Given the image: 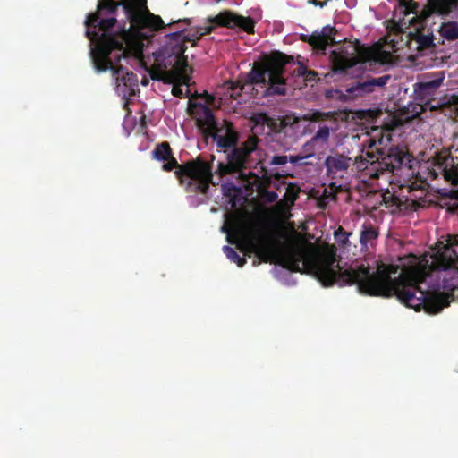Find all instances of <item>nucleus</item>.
<instances>
[{
    "mask_svg": "<svg viewBox=\"0 0 458 458\" xmlns=\"http://www.w3.org/2000/svg\"><path fill=\"white\" fill-rule=\"evenodd\" d=\"M391 140L389 133L384 134L379 127H373L369 135L362 143V153L355 157L357 169L365 172L370 178H378L384 172L400 169L404 162L405 153L398 147L390 148L387 153L384 146Z\"/></svg>",
    "mask_w": 458,
    "mask_h": 458,
    "instance_id": "obj_6",
    "label": "nucleus"
},
{
    "mask_svg": "<svg viewBox=\"0 0 458 458\" xmlns=\"http://www.w3.org/2000/svg\"><path fill=\"white\" fill-rule=\"evenodd\" d=\"M433 161L446 182L458 185V165H454V158L449 154L437 153ZM452 196L458 199V189L452 191ZM432 263L436 269L454 268L458 272V234L448 236L447 243L435 253Z\"/></svg>",
    "mask_w": 458,
    "mask_h": 458,
    "instance_id": "obj_9",
    "label": "nucleus"
},
{
    "mask_svg": "<svg viewBox=\"0 0 458 458\" xmlns=\"http://www.w3.org/2000/svg\"><path fill=\"white\" fill-rule=\"evenodd\" d=\"M144 42L142 38L131 37L123 33L118 37L104 36L97 48L93 51V64L95 69L101 72L110 70L115 81L116 90L119 95L134 96L138 89V77L132 72L126 71L122 65H114L110 55L114 50L122 51L115 57L119 62L122 57H134L140 59L143 56Z\"/></svg>",
    "mask_w": 458,
    "mask_h": 458,
    "instance_id": "obj_3",
    "label": "nucleus"
},
{
    "mask_svg": "<svg viewBox=\"0 0 458 458\" xmlns=\"http://www.w3.org/2000/svg\"><path fill=\"white\" fill-rule=\"evenodd\" d=\"M228 228L227 239L244 245L247 251L256 254L260 261L279 264L292 272H301L307 267L310 254L300 245L290 244L280 247L276 241L267 242L263 236L250 231L248 225L240 218H233L223 227Z\"/></svg>",
    "mask_w": 458,
    "mask_h": 458,
    "instance_id": "obj_2",
    "label": "nucleus"
},
{
    "mask_svg": "<svg viewBox=\"0 0 458 458\" xmlns=\"http://www.w3.org/2000/svg\"><path fill=\"white\" fill-rule=\"evenodd\" d=\"M288 162V156L285 155H276L274 156L269 162L271 165H283Z\"/></svg>",
    "mask_w": 458,
    "mask_h": 458,
    "instance_id": "obj_33",
    "label": "nucleus"
},
{
    "mask_svg": "<svg viewBox=\"0 0 458 458\" xmlns=\"http://www.w3.org/2000/svg\"><path fill=\"white\" fill-rule=\"evenodd\" d=\"M182 21L186 22L187 24H190V20L189 19H184V20H182ZM180 22H182V20H179V21L174 22L173 24H177V23H180Z\"/></svg>",
    "mask_w": 458,
    "mask_h": 458,
    "instance_id": "obj_40",
    "label": "nucleus"
},
{
    "mask_svg": "<svg viewBox=\"0 0 458 458\" xmlns=\"http://www.w3.org/2000/svg\"><path fill=\"white\" fill-rule=\"evenodd\" d=\"M458 10V0H427V4L420 13V18L426 20L432 14L447 15L452 10Z\"/></svg>",
    "mask_w": 458,
    "mask_h": 458,
    "instance_id": "obj_18",
    "label": "nucleus"
},
{
    "mask_svg": "<svg viewBox=\"0 0 458 458\" xmlns=\"http://www.w3.org/2000/svg\"><path fill=\"white\" fill-rule=\"evenodd\" d=\"M308 70L309 69L307 68V66H305L302 64H300L299 66L293 71V74L298 77H304Z\"/></svg>",
    "mask_w": 458,
    "mask_h": 458,
    "instance_id": "obj_35",
    "label": "nucleus"
},
{
    "mask_svg": "<svg viewBox=\"0 0 458 458\" xmlns=\"http://www.w3.org/2000/svg\"><path fill=\"white\" fill-rule=\"evenodd\" d=\"M391 79L390 75L380 77L368 76L357 81L356 86L352 87L349 92H357V95H364L374 92L376 88H383Z\"/></svg>",
    "mask_w": 458,
    "mask_h": 458,
    "instance_id": "obj_19",
    "label": "nucleus"
},
{
    "mask_svg": "<svg viewBox=\"0 0 458 458\" xmlns=\"http://www.w3.org/2000/svg\"><path fill=\"white\" fill-rule=\"evenodd\" d=\"M443 79H436L429 81L418 83L417 91L419 94L431 96L435 93L436 89L440 87Z\"/></svg>",
    "mask_w": 458,
    "mask_h": 458,
    "instance_id": "obj_24",
    "label": "nucleus"
},
{
    "mask_svg": "<svg viewBox=\"0 0 458 458\" xmlns=\"http://www.w3.org/2000/svg\"><path fill=\"white\" fill-rule=\"evenodd\" d=\"M260 198L266 203H273L276 201L278 195L276 191L262 190L259 192Z\"/></svg>",
    "mask_w": 458,
    "mask_h": 458,
    "instance_id": "obj_31",
    "label": "nucleus"
},
{
    "mask_svg": "<svg viewBox=\"0 0 458 458\" xmlns=\"http://www.w3.org/2000/svg\"><path fill=\"white\" fill-rule=\"evenodd\" d=\"M314 270L323 286L355 284L360 293L386 298L396 296L406 307L417 311L424 309L428 313L436 314L449 306L454 299V294L422 289L420 284L424 283L426 276L419 270L401 273L394 279L391 275L397 273V266L381 264L373 273L364 264L342 270L335 249L321 255Z\"/></svg>",
    "mask_w": 458,
    "mask_h": 458,
    "instance_id": "obj_1",
    "label": "nucleus"
},
{
    "mask_svg": "<svg viewBox=\"0 0 458 458\" xmlns=\"http://www.w3.org/2000/svg\"><path fill=\"white\" fill-rule=\"evenodd\" d=\"M293 61L292 55H287L279 51L272 52L267 58L259 64H254L250 72L247 74L244 83L240 81L228 82V89L232 90L231 97L236 98L242 92L255 90L254 86L259 85L263 91L261 97L267 96H284L286 94V80L284 77L285 65ZM255 98L259 92L252 93Z\"/></svg>",
    "mask_w": 458,
    "mask_h": 458,
    "instance_id": "obj_4",
    "label": "nucleus"
},
{
    "mask_svg": "<svg viewBox=\"0 0 458 458\" xmlns=\"http://www.w3.org/2000/svg\"><path fill=\"white\" fill-rule=\"evenodd\" d=\"M206 103L189 102L188 110L196 120L198 127L202 131L203 136L217 123L212 110L208 105H212L215 98L206 93Z\"/></svg>",
    "mask_w": 458,
    "mask_h": 458,
    "instance_id": "obj_14",
    "label": "nucleus"
},
{
    "mask_svg": "<svg viewBox=\"0 0 458 458\" xmlns=\"http://www.w3.org/2000/svg\"><path fill=\"white\" fill-rule=\"evenodd\" d=\"M119 6H123L124 13L130 21L131 28L147 30L149 32L165 28L160 16L149 12L147 0H98V9L87 16L85 24L88 28H97V22L102 14H115Z\"/></svg>",
    "mask_w": 458,
    "mask_h": 458,
    "instance_id": "obj_8",
    "label": "nucleus"
},
{
    "mask_svg": "<svg viewBox=\"0 0 458 458\" xmlns=\"http://www.w3.org/2000/svg\"><path fill=\"white\" fill-rule=\"evenodd\" d=\"M183 30L168 34V41L154 54V56L157 65L174 81L186 84L191 72L187 56L184 55L187 49L186 43L191 42L192 46H195L196 41L202 38H198L201 32L199 28L188 35H182Z\"/></svg>",
    "mask_w": 458,
    "mask_h": 458,
    "instance_id": "obj_7",
    "label": "nucleus"
},
{
    "mask_svg": "<svg viewBox=\"0 0 458 458\" xmlns=\"http://www.w3.org/2000/svg\"><path fill=\"white\" fill-rule=\"evenodd\" d=\"M155 66L157 67V69L159 70V72L164 74L171 82L174 83V84H177L175 86L173 87V89H172V93L174 97H178V98H182L183 96V90L180 87V85H188V83L190 82V81L184 84V83H182V82H179V81H174L170 76L169 74L164 70L162 69L161 67H159L157 64V61L155 60Z\"/></svg>",
    "mask_w": 458,
    "mask_h": 458,
    "instance_id": "obj_26",
    "label": "nucleus"
},
{
    "mask_svg": "<svg viewBox=\"0 0 458 458\" xmlns=\"http://www.w3.org/2000/svg\"><path fill=\"white\" fill-rule=\"evenodd\" d=\"M330 60L335 72H344L358 64H363L376 60L375 51L359 40H344L337 49L331 51Z\"/></svg>",
    "mask_w": 458,
    "mask_h": 458,
    "instance_id": "obj_10",
    "label": "nucleus"
},
{
    "mask_svg": "<svg viewBox=\"0 0 458 458\" xmlns=\"http://www.w3.org/2000/svg\"><path fill=\"white\" fill-rule=\"evenodd\" d=\"M330 136V130L328 126L325 125L320 127L318 131L314 134V136L311 138L312 143H326L327 142Z\"/></svg>",
    "mask_w": 458,
    "mask_h": 458,
    "instance_id": "obj_28",
    "label": "nucleus"
},
{
    "mask_svg": "<svg viewBox=\"0 0 458 458\" xmlns=\"http://www.w3.org/2000/svg\"><path fill=\"white\" fill-rule=\"evenodd\" d=\"M117 20L114 18V17H110V18H105V19H100L98 20V21L97 22L98 23V27L100 30L103 31L102 35L98 38L96 45H95V47L94 48H91V58L93 59V51L97 48V47L98 46L99 42L101 41L102 38L104 36H107V37H118L120 35H123V33H128L130 34L131 37H135V38H142V42H144L145 39H148V35H147L146 33L143 32L144 30H137V29H132L131 30H122L120 33H117V34H109L107 33V31L113 28L115 23H116Z\"/></svg>",
    "mask_w": 458,
    "mask_h": 458,
    "instance_id": "obj_17",
    "label": "nucleus"
},
{
    "mask_svg": "<svg viewBox=\"0 0 458 458\" xmlns=\"http://www.w3.org/2000/svg\"><path fill=\"white\" fill-rule=\"evenodd\" d=\"M336 29L329 25L324 26L321 31H315L311 35L301 34L300 38L301 41L308 43L318 52L326 54L328 46H335L336 44L335 35Z\"/></svg>",
    "mask_w": 458,
    "mask_h": 458,
    "instance_id": "obj_16",
    "label": "nucleus"
},
{
    "mask_svg": "<svg viewBox=\"0 0 458 458\" xmlns=\"http://www.w3.org/2000/svg\"><path fill=\"white\" fill-rule=\"evenodd\" d=\"M256 124L267 125L276 134L289 135L294 133L299 119L293 115L271 117L259 113L254 117Z\"/></svg>",
    "mask_w": 458,
    "mask_h": 458,
    "instance_id": "obj_15",
    "label": "nucleus"
},
{
    "mask_svg": "<svg viewBox=\"0 0 458 458\" xmlns=\"http://www.w3.org/2000/svg\"><path fill=\"white\" fill-rule=\"evenodd\" d=\"M207 22L209 24L203 28L199 27L200 32L198 38L212 33L216 27L233 30L239 28L248 34H253L255 21L250 17H245L231 10H224L215 16H208Z\"/></svg>",
    "mask_w": 458,
    "mask_h": 458,
    "instance_id": "obj_12",
    "label": "nucleus"
},
{
    "mask_svg": "<svg viewBox=\"0 0 458 458\" xmlns=\"http://www.w3.org/2000/svg\"><path fill=\"white\" fill-rule=\"evenodd\" d=\"M411 40L416 43V49L418 51H424L435 47V44L433 42L434 37L432 34L425 35L420 33V31H417L412 36Z\"/></svg>",
    "mask_w": 458,
    "mask_h": 458,
    "instance_id": "obj_22",
    "label": "nucleus"
},
{
    "mask_svg": "<svg viewBox=\"0 0 458 458\" xmlns=\"http://www.w3.org/2000/svg\"><path fill=\"white\" fill-rule=\"evenodd\" d=\"M438 32L441 37L446 40L452 41L458 39V22H443L438 30Z\"/></svg>",
    "mask_w": 458,
    "mask_h": 458,
    "instance_id": "obj_21",
    "label": "nucleus"
},
{
    "mask_svg": "<svg viewBox=\"0 0 458 458\" xmlns=\"http://www.w3.org/2000/svg\"><path fill=\"white\" fill-rule=\"evenodd\" d=\"M399 5L403 8V14L407 15L410 13H418L419 4L414 0H399Z\"/></svg>",
    "mask_w": 458,
    "mask_h": 458,
    "instance_id": "obj_29",
    "label": "nucleus"
},
{
    "mask_svg": "<svg viewBox=\"0 0 458 458\" xmlns=\"http://www.w3.org/2000/svg\"><path fill=\"white\" fill-rule=\"evenodd\" d=\"M214 160H215V156H214V155H212V156H211V162H213Z\"/></svg>",
    "mask_w": 458,
    "mask_h": 458,
    "instance_id": "obj_41",
    "label": "nucleus"
},
{
    "mask_svg": "<svg viewBox=\"0 0 458 458\" xmlns=\"http://www.w3.org/2000/svg\"><path fill=\"white\" fill-rule=\"evenodd\" d=\"M351 235V233H346L343 227H339L335 233V237L337 241V242L343 246V247H345L347 245H349L350 242H349V236Z\"/></svg>",
    "mask_w": 458,
    "mask_h": 458,
    "instance_id": "obj_30",
    "label": "nucleus"
},
{
    "mask_svg": "<svg viewBox=\"0 0 458 458\" xmlns=\"http://www.w3.org/2000/svg\"><path fill=\"white\" fill-rule=\"evenodd\" d=\"M87 36L91 39V40H94L96 39L98 37V34L96 30H93L92 32H90L89 30H87Z\"/></svg>",
    "mask_w": 458,
    "mask_h": 458,
    "instance_id": "obj_38",
    "label": "nucleus"
},
{
    "mask_svg": "<svg viewBox=\"0 0 458 458\" xmlns=\"http://www.w3.org/2000/svg\"><path fill=\"white\" fill-rule=\"evenodd\" d=\"M309 156L304 155H291L288 157V161L294 165H303L305 164L303 162L304 159H306Z\"/></svg>",
    "mask_w": 458,
    "mask_h": 458,
    "instance_id": "obj_34",
    "label": "nucleus"
},
{
    "mask_svg": "<svg viewBox=\"0 0 458 458\" xmlns=\"http://www.w3.org/2000/svg\"><path fill=\"white\" fill-rule=\"evenodd\" d=\"M152 157L158 161H164V171L171 172L175 169V176L181 186L188 193L206 194L210 184H216L213 181L212 165L201 157H196L182 165L173 157L172 149L168 142L157 144L151 152Z\"/></svg>",
    "mask_w": 458,
    "mask_h": 458,
    "instance_id": "obj_5",
    "label": "nucleus"
},
{
    "mask_svg": "<svg viewBox=\"0 0 458 458\" xmlns=\"http://www.w3.org/2000/svg\"><path fill=\"white\" fill-rule=\"evenodd\" d=\"M304 79L308 81H315L318 79V72L312 70H308L304 75Z\"/></svg>",
    "mask_w": 458,
    "mask_h": 458,
    "instance_id": "obj_36",
    "label": "nucleus"
},
{
    "mask_svg": "<svg viewBox=\"0 0 458 458\" xmlns=\"http://www.w3.org/2000/svg\"><path fill=\"white\" fill-rule=\"evenodd\" d=\"M351 162V157L336 154L334 156H328L325 164L328 173H337L346 171L349 168Z\"/></svg>",
    "mask_w": 458,
    "mask_h": 458,
    "instance_id": "obj_20",
    "label": "nucleus"
},
{
    "mask_svg": "<svg viewBox=\"0 0 458 458\" xmlns=\"http://www.w3.org/2000/svg\"><path fill=\"white\" fill-rule=\"evenodd\" d=\"M327 116H328V114L326 113H322L319 111H314L312 113H309V114H305L304 118L307 121L318 122L320 120L325 119Z\"/></svg>",
    "mask_w": 458,
    "mask_h": 458,
    "instance_id": "obj_32",
    "label": "nucleus"
},
{
    "mask_svg": "<svg viewBox=\"0 0 458 458\" xmlns=\"http://www.w3.org/2000/svg\"><path fill=\"white\" fill-rule=\"evenodd\" d=\"M378 237V231L372 225H364L360 233V242L363 248H367L369 243H372Z\"/></svg>",
    "mask_w": 458,
    "mask_h": 458,
    "instance_id": "obj_23",
    "label": "nucleus"
},
{
    "mask_svg": "<svg viewBox=\"0 0 458 458\" xmlns=\"http://www.w3.org/2000/svg\"><path fill=\"white\" fill-rule=\"evenodd\" d=\"M310 3L313 4L317 5V6H319L321 8H323L326 5V2H321V1H318V0H310Z\"/></svg>",
    "mask_w": 458,
    "mask_h": 458,
    "instance_id": "obj_39",
    "label": "nucleus"
},
{
    "mask_svg": "<svg viewBox=\"0 0 458 458\" xmlns=\"http://www.w3.org/2000/svg\"><path fill=\"white\" fill-rule=\"evenodd\" d=\"M259 140L257 136L250 135L241 146L236 145L230 148L231 151L226 156L227 162L217 164L215 173L218 175L219 182H216V185L219 184L224 176L242 173L250 166L251 154L257 149Z\"/></svg>",
    "mask_w": 458,
    "mask_h": 458,
    "instance_id": "obj_11",
    "label": "nucleus"
},
{
    "mask_svg": "<svg viewBox=\"0 0 458 458\" xmlns=\"http://www.w3.org/2000/svg\"><path fill=\"white\" fill-rule=\"evenodd\" d=\"M300 193V187L295 183H289L286 186V191L284 195V198L286 201L293 204L295 200L298 199Z\"/></svg>",
    "mask_w": 458,
    "mask_h": 458,
    "instance_id": "obj_27",
    "label": "nucleus"
},
{
    "mask_svg": "<svg viewBox=\"0 0 458 458\" xmlns=\"http://www.w3.org/2000/svg\"><path fill=\"white\" fill-rule=\"evenodd\" d=\"M204 138H211L216 142L217 149L226 152L233 147H235L239 141V133L235 130L233 123L224 120L222 123H216Z\"/></svg>",
    "mask_w": 458,
    "mask_h": 458,
    "instance_id": "obj_13",
    "label": "nucleus"
},
{
    "mask_svg": "<svg viewBox=\"0 0 458 458\" xmlns=\"http://www.w3.org/2000/svg\"><path fill=\"white\" fill-rule=\"evenodd\" d=\"M224 253L233 262L236 263L238 267H243L246 263L244 257H241L233 248L225 245L223 247Z\"/></svg>",
    "mask_w": 458,
    "mask_h": 458,
    "instance_id": "obj_25",
    "label": "nucleus"
},
{
    "mask_svg": "<svg viewBox=\"0 0 458 458\" xmlns=\"http://www.w3.org/2000/svg\"><path fill=\"white\" fill-rule=\"evenodd\" d=\"M367 113L369 114V119H371V120H376L379 115L382 114V112L379 109L368 110Z\"/></svg>",
    "mask_w": 458,
    "mask_h": 458,
    "instance_id": "obj_37",
    "label": "nucleus"
}]
</instances>
